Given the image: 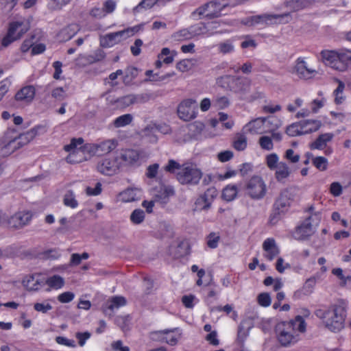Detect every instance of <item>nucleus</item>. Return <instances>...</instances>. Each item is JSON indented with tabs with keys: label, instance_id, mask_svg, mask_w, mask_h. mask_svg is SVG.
Listing matches in <instances>:
<instances>
[{
	"label": "nucleus",
	"instance_id": "obj_19",
	"mask_svg": "<svg viewBox=\"0 0 351 351\" xmlns=\"http://www.w3.org/2000/svg\"><path fill=\"white\" fill-rule=\"evenodd\" d=\"M349 69H351V50L347 49H339L337 71L344 72Z\"/></svg>",
	"mask_w": 351,
	"mask_h": 351
},
{
	"label": "nucleus",
	"instance_id": "obj_46",
	"mask_svg": "<svg viewBox=\"0 0 351 351\" xmlns=\"http://www.w3.org/2000/svg\"><path fill=\"white\" fill-rule=\"evenodd\" d=\"M84 142L83 138H73L71 141V143L69 145H66L64 147V149L66 152H74L75 153L80 152L81 151L77 149V146L78 145H82Z\"/></svg>",
	"mask_w": 351,
	"mask_h": 351
},
{
	"label": "nucleus",
	"instance_id": "obj_51",
	"mask_svg": "<svg viewBox=\"0 0 351 351\" xmlns=\"http://www.w3.org/2000/svg\"><path fill=\"white\" fill-rule=\"evenodd\" d=\"M157 2V0H143L134 9V13L140 11L141 8L149 9L152 8Z\"/></svg>",
	"mask_w": 351,
	"mask_h": 351
},
{
	"label": "nucleus",
	"instance_id": "obj_9",
	"mask_svg": "<svg viewBox=\"0 0 351 351\" xmlns=\"http://www.w3.org/2000/svg\"><path fill=\"white\" fill-rule=\"evenodd\" d=\"M121 167V162L117 157L106 158L97 164V171L105 176H111L117 173Z\"/></svg>",
	"mask_w": 351,
	"mask_h": 351
},
{
	"label": "nucleus",
	"instance_id": "obj_16",
	"mask_svg": "<svg viewBox=\"0 0 351 351\" xmlns=\"http://www.w3.org/2000/svg\"><path fill=\"white\" fill-rule=\"evenodd\" d=\"M294 73L300 78V79H310L313 77V75L316 72L315 70L310 69L307 66V63L306 61L302 58H298L295 62V65L294 66Z\"/></svg>",
	"mask_w": 351,
	"mask_h": 351
},
{
	"label": "nucleus",
	"instance_id": "obj_44",
	"mask_svg": "<svg viewBox=\"0 0 351 351\" xmlns=\"http://www.w3.org/2000/svg\"><path fill=\"white\" fill-rule=\"evenodd\" d=\"M313 165L319 171H325L328 167V160L323 156H317L312 159Z\"/></svg>",
	"mask_w": 351,
	"mask_h": 351
},
{
	"label": "nucleus",
	"instance_id": "obj_32",
	"mask_svg": "<svg viewBox=\"0 0 351 351\" xmlns=\"http://www.w3.org/2000/svg\"><path fill=\"white\" fill-rule=\"evenodd\" d=\"M139 193L140 191L136 189H128L121 193L120 195L123 201L130 202L138 200Z\"/></svg>",
	"mask_w": 351,
	"mask_h": 351
},
{
	"label": "nucleus",
	"instance_id": "obj_60",
	"mask_svg": "<svg viewBox=\"0 0 351 351\" xmlns=\"http://www.w3.org/2000/svg\"><path fill=\"white\" fill-rule=\"evenodd\" d=\"M101 184L97 182L95 188L87 186L86 189V193L88 195H98L101 193Z\"/></svg>",
	"mask_w": 351,
	"mask_h": 351
},
{
	"label": "nucleus",
	"instance_id": "obj_11",
	"mask_svg": "<svg viewBox=\"0 0 351 351\" xmlns=\"http://www.w3.org/2000/svg\"><path fill=\"white\" fill-rule=\"evenodd\" d=\"M196 108L195 100L191 99L184 100L178 107V117L185 121H189L196 117Z\"/></svg>",
	"mask_w": 351,
	"mask_h": 351
},
{
	"label": "nucleus",
	"instance_id": "obj_58",
	"mask_svg": "<svg viewBox=\"0 0 351 351\" xmlns=\"http://www.w3.org/2000/svg\"><path fill=\"white\" fill-rule=\"evenodd\" d=\"M219 237L215 233H210L208 237L207 245L210 248L214 249L217 247Z\"/></svg>",
	"mask_w": 351,
	"mask_h": 351
},
{
	"label": "nucleus",
	"instance_id": "obj_34",
	"mask_svg": "<svg viewBox=\"0 0 351 351\" xmlns=\"http://www.w3.org/2000/svg\"><path fill=\"white\" fill-rule=\"evenodd\" d=\"M247 147V137L241 133H237L233 140V147L237 151H243Z\"/></svg>",
	"mask_w": 351,
	"mask_h": 351
},
{
	"label": "nucleus",
	"instance_id": "obj_15",
	"mask_svg": "<svg viewBox=\"0 0 351 351\" xmlns=\"http://www.w3.org/2000/svg\"><path fill=\"white\" fill-rule=\"evenodd\" d=\"M35 94L36 89L33 86H25L17 91L14 99L22 105H27L33 101Z\"/></svg>",
	"mask_w": 351,
	"mask_h": 351
},
{
	"label": "nucleus",
	"instance_id": "obj_59",
	"mask_svg": "<svg viewBox=\"0 0 351 351\" xmlns=\"http://www.w3.org/2000/svg\"><path fill=\"white\" fill-rule=\"evenodd\" d=\"M74 293L70 291H66L58 295V300L62 303H68L73 300L74 298Z\"/></svg>",
	"mask_w": 351,
	"mask_h": 351
},
{
	"label": "nucleus",
	"instance_id": "obj_63",
	"mask_svg": "<svg viewBox=\"0 0 351 351\" xmlns=\"http://www.w3.org/2000/svg\"><path fill=\"white\" fill-rule=\"evenodd\" d=\"M116 8V2L114 0H107L104 3L103 9L105 14L112 13Z\"/></svg>",
	"mask_w": 351,
	"mask_h": 351
},
{
	"label": "nucleus",
	"instance_id": "obj_33",
	"mask_svg": "<svg viewBox=\"0 0 351 351\" xmlns=\"http://www.w3.org/2000/svg\"><path fill=\"white\" fill-rule=\"evenodd\" d=\"M173 330H162L158 332H154L152 333L153 335H158L160 337L162 336V339L165 340L168 344H170L171 346L176 345L178 342V338L171 335L170 333L172 332Z\"/></svg>",
	"mask_w": 351,
	"mask_h": 351
},
{
	"label": "nucleus",
	"instance_id": "obj_35",
	"mask_svg": "<svg viewBox=\"0 0 351 351\" xmlns=\"http://www.w3.org/2000/svg\"><path fill=\"white\" fill-rule=\"evenodd\" d=\"M45 284L49 285L51 288L58 289L64 286V280L61 276L54 275L45 280Z\"/></svg>",
	"mask_w": 351,
	"mask_h": 351
},
{
	"label": "nucleus",
	"instance_id": "obj_28",
	"mask_svg": "<svg viewBox=\"0 0 351 351\" xmlns=\"http://www.w3.org/2000/svg\"><path fill=\"white\" fill-rule=\"evenodd\" d=\"M237 77V76L232 75H223L217 78V84L222 88L232 92L235 85Z\"/></svg>",
	"mask_w": 351,
	"mask_h": 351
},
{
	"label": "nucleus",
	"instance_id": "obj_41",
	"mask_svg": "<svg viewBox=\"0 0 351 351\" xmlns=\"http://www.w3.org/2000/svg\"><path fill=\"white\" fill-rule=\"evenodd\" d=\"M133 117L130 114H125L117 117L114 121V125L115 128L124 127L129 125L132 121Z\"/></svg>",
	"mask_w": 351,
	"mask_h": 351
},
{
	"label": "nucleus",
	"instance_id": "obj_7",
	"mask_svg": "<svg viewBox=\"0 0 351 351\" xmlns=\"http://www.w3.org/2000/svg\"><path fill=\"white\" fill-rule=\"evenodd\" d=\"M202 177V172L192 166L183 167L176 173V178L182 184L195 185Z\"/></svg>",
	"mask_w": 351,
	"mask_h": 351
},
{
	"label": "nucleus",
	"instance_id": "obj_26",
	"mask_svg": "<svg viewBox=\"0 0 351 351\" xmlns=\"http://www.w3.org/2000/svg\"><path fill=\"white\" fill-rule=\"evenodd\" d=\"M80 30L77 24H71L63 28L58 34V38L60 41L66 42L71 39Z\"/></svg>",
	"mask_w": 351,
	"mask_h": 351
},
{
	"label": "nucleus",
	"instance_id": "obj_25",
	"mask_svg": "<svg viewBox=\"0 0 351 351\" xmlns=\"http://www.w3.org/2000/svg\"><path fill=\"white\" fill-rule=\"evenodd\" d=\"M174 194L173 187L164 186L154 195V201L160 204H166L168 202L169 197L174 195Z\"/></svg>",
	"mask_w": 351,
	"mask_h": 351
},
{
	"label": "nucleus",
	"instance_id": "obj_39",
	"mask_svg": "<svg viewBox=\"0 0 351 351\" xmlns=\"http://www.w3.org/2000/svg\"><path fill=\"white\" fill-rule=\"evenodd\" d=\"M218 51L222 54L230 53L234 51V47L232 41L230 40H226L223 42H221L217 45Z\"/></svg>",
	"mask_w": 351,
	"mask_h": 351
},
{
	"label": "nucleus",
	"instance_id": "obj_42",
	"mask_svg": "<svg viewBox=\"0 0 351 351\" xmlns=\"http://www.w3.org/2000/svg\"><path fill=\"white\" fill-rule=\"evenodd\" d=\"M195 208L200 210H208L211 207L210 201L204 195H201L195 201Z\"/></svg>",
	"mask_w": 351,
	"mask_h": 351
},
{
	"label": "nucleus",
	"instance_id": "obj_8",
	"mask_svg": "<svg viewBox=\"0 0 351 351\" xmlns=\"http://www.w3.org/2000/svg\"><path fill=\"white\" fill-rule=\"evenodd\" d=\"M252 80L247 77L237 76L232 93L239 95V99L251 102L258 98L257 96L249 95Z\"/></svg>",
	"mask_w": 351,
	"mask_h": 351
},
{
	"label": "nucleus",
	"instance_id": "obj_43",
	"mask_svg": "<svg viewBox=\"0 0 351 351\" xmlns=\"http://www.w3.org/2000/svg\"><path fill=\"white\" fill-rule=\"evenodd\" d=\"M145 217V212L143 210L135 209L130 215V219L134 224L138 225L144 221Z\"/></svg>",
	"mask_w": 351,
	"mask_h": 351
},
{
	"label": "nucleus",
	"instance_id": "obj_50",
	"mask_svg": "<svg viewBox=\"0 0 351 351\" xmlns=\"http://www.w3.org/2000/svg\"><path fill=\"white\" fill-rule=\"evenodd\" d=\"M244 24L249 26H253L257 24H263V14L254 15L246 18L245 19Z\"/></svg>",
	"mask_w": 351,
	"mask_h": 351
},
{
	"label": "nucleus",
	"instance_id": "obj_12",
	"mask_svg": "<svg viewBox=\"0 0 351 351\" xmlns=\"http://www.w3.org/2000/svg\"><path fill=\"white\" fill-rule=\"evenodd\" d=\"M130 32V29H124L102 36L100 37V45L104 48L112 47L129 37Z\"/></svg>",
	"mask_w": 351,
	"mask_h": 351
},
{
	"label": "nucleus",
	"instance_id": "obj_10",
	"mask_svg": "<svg viewBox=\"0 0 351 351\" xmlns=\"http://www.w3.org/2000/svg\"><path fill=\"white\" fill-rule=\"evenodd\" d=\"M32 218V214L29 211H18L7 220V223L10 228L17 230L27 226Z\"/></svg>",
	"mask_w": 351,
	"mask_h": 351
},
{
	"label": "nucleus",
	"instance_id": "obj_36",
	"mask_svg": "<svg viewBox=\"0 0 351 351\" xmlns=\"http://www.w3.org/2000/svg\"><path fill=\"white\" fill-rule=\"evenodd\" d=\"M315 285V278H308L306 280L302 289L295 292L294 295H300L302 293L304 295H309L313 292V289Z\"/></svg>",
	"mask_w": 351,
	"mask_h": 351
},
{
	"label": "nucleus",
	"instance_id": "obj_40",
	"mask_svg": "<svg viewBox=\"0 0 351 351\" xmlns=\"http://www.w3.org/2000/svg\"><path fill=\"white\" fill-rule=\"evenodd\" d=\"M288 322H293L294 324L293 331L295 333L304 332L306 330V323L303 317L300 315H297L294 319H291Z\"/></svg>",
	"mask_w": 351,
	"mask_h": 351
},
{
	"label": "nucleus",
	"instance_id": "obj_22",
	"mask_svg": "<svg viewBox=\"0 0 351 351\" xmlns=\"http://www.w3.org/2000/svg\"><path fill=\"white\" fill-rule=\"evenodd\" d=\"M323 62L337 70V65L339 58V50H323L320 53Z\"/></svg>",
	"mask_w": 351,
	"mask_h": 351
},
{
	"label": "nucleus",
	"instance_id": "obj_38",
	"mask_svg": "<svg viewBox=\"0 0 351 351\" xmlns=\"http://www.w3.org/2000/svg\"><path fill=\"white\" fill-rule=\"evenodd\" d=\"M307 4V1L304 0H291L285 2V6L290 8L292 12H297L304 8Z\"/></svg>",
	"mask_w": 351,
	"mask_h": 351
},
{
	"label": "nucleus",
	"instance_id": "obj_24",
	"mask_svg": "<svg viewBox=\"0 0 351 351\" xmlns=\"http://www.w3.org/2000/svg\"><path fill=\"white\" fill-rule=\"evenodd\" d=\"M334 134L332 133L322 134L309 145V147L311 149H324L327 143L332 140Z\"/></svg>",
	"mask_w": 351,
	"mask_h": 351
},
{
	"label": "nucleus",
	"instance_id": "obj_21",
	"mask_svg": "<svg viewBox=\"0 0 351 351\" xmlns=\"http://www.w3.org/2000/svg\"><path fill=\"white\" fill-rule=\"evenodd\" d=\"M263 249L265 252L264 256L268 261H272L280 253V250L273 238H268L264 241Z\"/></svg>",
	"mask_w": 351,
	"mask_h": 351
},
{
	"label": "nucleus",
	"instance_id": "obj_27",
	"mask_svg": "<svg viewBox=\"0 0 351 351\" xmlns=\"http://www.w3.org/2000/svg\"><path fill=\"white\" fill-rule=\"evenodd\" d=\"M43 129L44 128L43 126L38 125L27 132L20 134L18 137V139L19 140L18 143L19 145V147H22L32 141L38 134V130Z\"/></svg>",
	"mask_w": 351,
	"mask_h": 351
},
{
	"label": "nucleus",
	"instance_id": "obj_20",
	"mask_svg": "<svg viewBox=\"0 0 351 351\" xmlns=\"http://www.w3.org/2000/svg\"><path fill=\"white\" fill-rule=\"evenodd\" d=\"M139 153L135 149H125L121 152L119 158V161L121 162V166H130L136 164L139 159Z\"/></svg>",
	"mask_w": 351,
	"mask_h": 351
},
{
	"label": "nucleus",
	"instance_id": "obj_45",
	"mask_svg": "<svg viewBox=\"0 0 351 351\" xmlns=\"http://www.w3.org/2000/svg\"><path fill=\"white\" fill-rule=\"evenodd\" d=\"M193 36L191 28L189 29H184L176 32L173 37L178 40H184L191 38Z\"/></svg>",
	"mask_w": 351,
	"mask_h": 351
},
{
	"label": "nucleus",
	"instance_id": "obj_62",
	"mask_svg": "<svg viewBox=\"0 0 351 351\" xmlns=\"http://www.w3.org/2000/svg\"><path fill=\"white\" fill-rule=\"evenodd\" d=\"M217 190L215 187L208 188L204 193L206 199L210 201V204L213 202L214 199L217 196Z\"/></svg>",
	"mask_w": 351,
	"mask_h": 351
},
{
	"label": "nucleus",
	"instance_id": "obj_18",
	"mask_svg": "<svg viewBox=\"0 0 351 351\" xmlns=\"http://www.w3.org/2000/svg\"><path fill=\"white\" fill-rule=\"evenodd\" d=\"M263 24L267 25L274 24H286L291 20L290 12L283 13L280 14H263Z\"/></svg>",
	"mask_w": 351,
	"mask_h": 351
},
{
	"label": "nucleus",
	"instance_id": "obj_37",
	"mask_svg": "<svg viewBox=\"0 0 351 351\" xmlns=\"http://www.w3.org/2000/svg\"><path fill=\"white\" fill-rule=\"evenodd\" d=\"M63 203L65 206L75 208L78 206V202L75 199L74 193L71 190L66 192L63 198Z\"/></svg>",
	"mask_w": 351,
	"mask_h": 351
},
{
	"label": "nucleus",
	"instance_id": "obj_29",
	"mask_svg": "<svg viewBox=\"0 0 351 351\" xmlns=\"http://www.w3.org/2000/svg\"><path fill=\"white\" fill-rule=\"evenodd\" d=\"M275 169V178L279 182H285V180L290 176L291 171L289 168L283 162H280L278 166Z\"/></svg>",
	"mask_w": 351,
	"mask_h": 351
},
{
	"label": "nucleus",
	"instance_id": "obj_31",
	"mask_svg": "<svg viewBox=\"0 0 351 351\" xmlns=\"http://www.w3.org/2000/svg\"><path fill=\"white\" fill-rule=\"evenodd\" d=\"M237 193L236 185H227L222 191L221 197L226 202H231L236 198Z\"/></svg>",
	"mask_w": 351,
	"mask_h": 351
},
{
	"label": "nucleus",
	"instance_id": "obj_13",
	"mask_svg": "<svg viewBox=\"0 0 351 351\" xmlns=\"http://www.w3.org/2000/svg\"><path fill=\"white\" fill-rule=\"evenodd\" d=\"M117 145L118 143L116 140L110 139L86 145V149L94 154L104 155L114 150Z\"/></svg>",
	"mask_w": 351,
	"mask_h": 351
},
{
	"label": "nucleus",
	"instance_id": "obj_14",
	"mask_svg": "<svg viewBox=\"0 0 351 351\" xmlns=\"http://www.w3.org/2000/svg\"><path fill=\"white\" fill-rule=\"evenodd\" d=\"M312 216H308L294 231V237L298 240H304L314 233L311 223Z\"/></svg>",
	"mask_w": 351,
	"mask_h": 351
},
{
	"label": "nucleus",
	"instance_id": "obj_2",
	"mask_svg": "<svg viewBox=\"0 0 351 351\" xmlns=\"http://www.w3.org/2000/svg\"><path fill=\"white\" fill-rule=\"evenodd\" d=\"M293 200V195L289 189H284L280 192L275 199L269 217L268 223L270 226H275L281 220L289 209Z\"/></svg>",
	"mask_w": 351,
	"mask_h": 351
},
{
	"label": "nucleus",
	"instance_id": "obj_30",
	"mask_svg": "<svg viewBox=\"0 0 351 351\" xmlns=\"http://www.w3.org/2000/svg\"><path fill=\"white\" fill-rule=\"evenodd\" d=\"M126 302V299L123 296L112 297L106 304V308H104V312L107 314L108 311H112L114 308L125 306Z\"/></svg>",
	"mask_w": 351,
	"mask_h": 351
},
{
	"label": "nucleus",
	"instance_id": "obj_56",
	"mask_svg": "<svg viewBox=\"0 0 351 351\" xmlns=\"http://www.w3.org/2000/svg\"><path fill=\"white\" fill-rule=\"evenodd\" d=\"M330 193L335 196L338 197L342 193V186L338 182H332L330 186Z\"/></svg>",
	"mask_w": 351,
	"mask_h": 351
},
{
	"label": "nucleus",
	"instance_id": "obj_23",
	"mask_svg": "<svg viewBox=\"0 0 351 351\" xmlns=\"http://www.w3.org/2000/svg\"><path fill=\"white\" fill-rule=\"evenodd\" d=\"M209 8H212V11L207 13L205 16L209 19L219 17L221 11L228 7H231L230 3L221 4V0H213L208 2Z\"/></svg>",
	"mask_w": 351,
	"mask_h": 351
},
{
	"label": "nucleus",
	"instance_id": "obj_48",
	"mask_svg": "<svg viewBox=\"0 0 351 351\" xmlns=\"http://www.w3.org/2000/svg\"><path fill=\"white\" fill-rule=\"evenodd\" d=\"M259 145L262 149L268 151L271 150L274 147L271 138L267 136H263L259 138Z\"/></svg>",
	"mask_w": 351,
	"mask_h": 351
},
{
	"label": "nucleus",
	"instance_id": "obj_47",
	"mask_svg": "<svg viewBox=\"0 0 351 351\" xmlns=\"http://www.w3.org/2000/svg\"><path fill=\"white\" fill-rule=\"evenodd\" d=\"M338 82V86L334 91V95L335 96V102L337 104H340L344 100V97L342 96V93L345 88V84L341 81H339Z\"/></svg>",
	"mask_w": 351,
	"mask_h": 351
},
{
	"label": "nucleus",
	"instance_id": "obj_55",
	"mask_svg": "<svg viewBox=\"0 0 351 351\" xmlns=\"http://www.w3.org/2000/svg\"><path fill=\"white\" fill-rule=\"evenodd\" d=\"M258 304L264 307L269 306L271 304V297L268 293H261L257 297Z\"/></svg>",
	"mask_w": 351,
	"mask_h": 351
},
{
	"label": "nucleus",
	"instance_id": "obj_6",
	"mask_svg": "<svg viewBox=\"0 0 351 351\" xmlns=\"http://www.w3.org/2000/svg\"><path fill=\"white\" fill-rule=\"evenodd\" d=\"M246 193L253 199H261L263 198L267 192L266 184L260 176L252 177L245 186Z\"/></svg>",
	"mask_w": 351,
	"mask_h": 351
},
{
	"label": "nucleus",
	"instance_id": "obj_52",
	"mask_svg": "<svg viewBox=\"0 0 351 351\" xmlns=\"http://www.w3.org/2000/svg\"><path fill=\"white\" fill-rule=\"evenodd\" d=\"M278 157L276 154H271L266 157L267 167L274 170L278 166Z\"/></svg>",
	"mask_w": 351,
	"mask_h": 351
},
{
	"label": "nucleus",
	"instance_id": "obj_17",
	"mask_svg": "<svg viewBox=\"0 0 351 351\" xmlns=\"http://www.w3.org/2000/svg\"><path fill=\"white\" fill-rule=\"evenodd\" d=\"M22 284L29 291H38L45 285V279L40 274H35L25 276Z\"/></svg>",
	"mask_w": 351,
	"mask_h": 351
},
{
	"label": "nucleus",
	"instance_id": "obj_53",
	"mask_svg": "<svg viewBox=\"0 0 351 351\" xmlns=\"http://www.w3.org/2000/svg\"><path fill=\"white\" fill-rule=\"evenodd\" d=\"M51 97L57 101H62L66 97V95L62 87H58L51 91Z\"/></svg>",
	"mask_w": 351,
	"mask_h": 351
},
{
	"label": "nucleus",
	"instance_id": "obj_64",
	"mask_svg": "<svg viewBox=\"0 0 351 351\" xmlns=\"http://www.w3.org/2000/svg\"><path fill=\"white\" fill-rule=\"evenodd\" d=\"M233 157V152L230 150H226L224 152H221L218 154L217 158L221 162H227L230 160Z\"/></svg>",
	"mask_w": 351,
	"mask_h": 351
},
{
	"label": "nucleus",
	"instance_id": "obj_4",
	"mask_svg": "<svg viewBox=\"0 0 351 351\" xmlns=\"http://www.w3.org/2000/svg\"><path fill=\"white\" fill-rule=\"evenodd\" d=\"M293 322H281L276 327L278 340L285 347L295 343L299 340V334L293 331Z\"/></svg>",
	"mask_w": 351,
	"mask_h": 351
},
{
	"label": "nucleus",
	"instance_id": "obj_61",
	"mask_svg": "<svg viewBox=\"0 0 351 351\" xmlns=\"http://www.w3.org/2000/svg\"><path fill=\"white\" fill-rule=\"evenodd\" d=\"M191 32H193V36L195 35H200L207 34L208 30L206 26L202 23L197 26L191 27Z\"/></svg>",
	"mask_w": 351,
	"mask_h": 351
},
{
	"label": "nucleus",
	"instance_id": "obj_54",
	"mask_svg": "<svg viewBox=\"0 0 351 351\" xmlns=\"http://www.w3.org/2000/svg\"><path fill=\"white\" fill-rule=\"evenodd\" d=\"M106 57V53L103 49H98L93 54L89 56V60L91 62H97L103 60Z\"/></svg>",
	"mask_w": 351,
	"mask_h": 351
},
{
	"label": "nucleus",
	"instance_id": "obj_3",
	"mask_svg": "<svg viewBox=\"0 0 351 351\" xmlns=\"http://www.w3.org/2000/svg\"><path fill=\"white\" fill-rule=\"evenodd\" d=\"M321 126L320 121L307 119L289 125L287 128L286 133L290 136H300L316 132Z\"/></svg>",
	"mask_w": 351,
	"mask_h": 351
},
{
	"label": "nucleus",
	"instance_id": "obj_5",
	"mask_svg": "<svg viewBox=\"0 0 351 351\" xmlns=\"http://www.w3.org/2000/svg\"><path fill=\"white\" fill-rule=\"evenodd\" d=\"M29 29V24L24 22L14 21L10 23L8 33L2 39V46L7 47L14 41L20 39Z\"/></svg>",
	"mask_w": 351,
	"mask_h": 351
},
{
	"label": "nucleus",
	"instance_id": "obj_57",
	"mask_svg": "<svg viewBox=\"0 0 351 351\" xmlns=\"http://www.w3.org/2000/svg\"><path fill=\"white\" fill-rule=\"evenodd\" d=\"M56 341L58 344L64 345L68 347L74 348L75 347V341L73 339H69L64 337L58 336L56 338Z\"/></svg>",
	"mask_w": 351,
	"mask_h": 351
},
{
	"label": "nucleus",
	"instance_id": "obj_1",
	"mask_svg": "<svg viewBox=\"0 0 351 351\" xmlns=\"http://www.w3.org/2000/svg\"><path fill=\"white\" fill-rule=\"evenodd\" d=\"M315 315L323 319L326 327L332 332H338L343 328L346 310L341 305L332 304L327 310L317 309Z\"/></svg>",
	"mask_w": 351,
	"mask_h": 351
},
{
	"label": "nucleus",
	"instance_id": "obj_49",
	"mask_svg": "<svg viewBox=\"0 0 351 351\" xmlns=\"http://www.w3.org/2000/svg\"><path fill=\"white\" fill-rule=\"evenodd\" d=\"M134 99V95H128L119 98L117 100V102L119 103L120 106L126 107L135 104Z\"/></svg>",
	"mask_w": 351,
	"mask_h": 351
}]
</instances>
